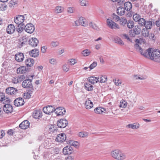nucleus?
Masks as SVG:
<instances>
[{"mask_svg": "<svg viewBox=\"0 0 160 160\" xmlns=\"http://www.w3.org/2000/svg\"><path fill=\"white\" fill-rule=\"evenodd\" d=\"M111 155L113 158L117 160H123L125 159L126 157L125 154L118 149L112 151Z\"/></svg>", "mask_w": 160, "mask_h": 160, "instance_id": "obj_1", "label": "nucleus"}, {"mask_svg": "<svg viewBox=\"0 0 160 160\" xmlns=\"http://www.w3.org/2000/svg\"><path fill=\"white\" fill-rule=\"evenodd\" d=\"M124 8L127 11L129 12L126 14L127 17H131L134 13V8H132V3L129 2H127L124 3Z\"/></svg>", "mask_w": 160, "mask_h": 160, "instance_id": "obj_2", "label": "nucleus"}, {"mask_svg": "<svg viewBox=\"0 0 160 160\" xmlns=\"http://www.w3.org/2000/svg\"><path fill=\"white\" fill-rule=\"evenodd\" d=\"M22 87L27 89H34L32 84V80L30 79H28L23 81L22 83Z\"/></svg>", "mask_w": 160, "mask_h": 160, "instance_id": "obj_3", "label": "nucleus"}, {"mask_svg": "<svg viewBox=\"0 0 160 160\" xmlns=\"http://www.w3.org/2000/svg\"><path fill=\"white\" fill-rule=\"evenodd\" d=\"M107 24L108 27L111 29H118L120 27L118 24L108 18L107 20Z\"/></svg>", "mask_w": 160, "mask_h": 160, "instance_id": "obj_4", "label": "nucleus"}, {"mask_svg": "<svg viewBox=\"0 0 160 160\" xmlns=\"http://www.w3.org/2000/svg\"><path fill=\"white\" fill-rule=\"evenodd\" d=\"M25 15H26V14H25L24 15H18L16 16L14 19L15 22L18 25L24 24L23 22L25 20L24 16Z\"/></svg>", "mask_w": 160, "mask_h": 160, "instance_id": "obj_5", "label": "nucleus"}, {"mask_svg": "<svg viewBox=\"0 0 160 160\" xmlns=\"http://www.w3.org/2000/svg\"><path fill=\"white\" fill-rule=\"evenodd\" d=\"M35 28L34 25L31 23L27 24L24 26V30L28 33H32L34 31Z\"/></svg>", "mask_w": 160, "mask_h": 160, "instance_id": "obj_6", "label": "nucleus"}, {"mask_svg": "<svg viewBox=\"0 0 160 160\" xmlns=\"http://www.w3.org/2000/svg\"><path fill=\"white\" fill-rule=\"evenodd\" d=\"M55 108L52 106H48L43 108V111L45 114H50L55 111Z\"/></svg>", "mask_w": 160, "mask_h": 160, "instance_id": "obj_7", "label": "nucleus"}, {"mask_svg": "<svg viewBox=\"0 0 160 160\" xmlns=\"http://www.w3.org/2000/svg\"><path fill=\"white\" fill-rule=\"evenodd\" d=\"M141 32V29L139 28L138 26H136L134 27L133 30H131L129 32L130 35L132 37L139 34Z\"/></svg>", "mask_w": 160, "mask_h": 160, "instance_id": "obj_8", "label": "nucleus"}, {"mask_svg": "<svg viewBox=\"0 0 160 160\" xmlns=\"http://www.w3.org/2000/svg\"><path fill=\"white\" fill-rule=\"evenodd\" d=\"M18 91L16 88L13 87H9L6 90V93L8 95H14L18 93Z\"/></svg>", "mask_w": 160, "mask_h": 160, "instance_id": "obj_9", "label": "nucleus"}, {"mask_svg": "<svg viewBox=\"0 0 160 160\" xmlns=\"http://www.w3.org/2000/svg\"><path fill=\"white\" fill-rule=\"evenodd\" d=\"M3 110L5 113H9L12 112L13 109L12 106L11 104L9 103H7L4 105Z\"/></svg>", "mask_w": 160, "mask_h": 160, "instance_id": "obj_10", "label": "nucleus"}, {"mask_svg": "<svg viewBox=\"0 0 160 160\" xmlns=\"http://www.w3.org/2000/svg\"><path fill=\"white\" fill-rule=\"evenodd\" d=\"M68 122V121L66 119H61L58 121L57 125L59 128H64L67 125Z\"/></svg>", "mask_w": 160, "mask_h": 160, "instance_id": "obj_11", "label": "nucleus"}, {"mask_svg": "<svg viewBox=\"0 0 160 160\" xmlns=\"http://www.w3.org/2000/svg\"><path fill=\"white\" fill-rule=\"evenodd\" d=\"M38 40L35 38H30L29 39V44L32 47H36L38 43Z\"/></svg>", "mask_w": 160, "mask_h": 160, "instance_id": "obj_12", "label": "nucleus"}, {"mask_svg": "<svg viewBox=\"0 0 160 160\" xmlns=\"http://www.w3.org/2000/svg\"><path fill=\"white\" fill-rule=\"evenodd\" d=\"M54 112L57 116H62L65 114L66 112L65 109L62 107H59L56 108Z\"/></svg>", "mask_w": 160, "mask_h": 160, "instance_id": "obj_13", "label": "nucleus"}, {"mask_svg": "<svg viewBox=\"0 0 160 160\" xmlns=\"http://www.w3.org/2000/svg\"><path fill=\"white\" fill-rule=\"evenodd\" d=\"M156 52H158V51L157 50L151 52V54L150 56V59L154 61V62H158L159 61V57H158V55H157V54H154V53L155 52L156 53Z\"/></svg>", "mask_w": 160, "mask_h": 160, "instance_id": "obj_14", "label": "nucleus"}, {"mask_svg": "<svg viewBox=\"0 0 160 160\" xmlns=\"http://www.w3.org/2000/svg\"><path fill=\"white\" fill-rule=\"evenodd\" d=\"M66 138L65 134L63 133H62L58 135L55 140L57 142H62L65 141Z\"/></svg>", "mask_w": 160, "mask_h": 160, "instance_id": "obj_15", "label": "nucleus"}, {"mask_svg": "<svg viewBox=\"0 0 160 160\" xmlns=\"http://www.w3.org/2000/svg\"><path fill=\"white\" fill-rule=\"evenodd\" d=\"M72 152V148L70 146H67L63 148V153L65 155L70 154Z\"/></svg>", "mask_w": 160, "mask_h": 160, "instance_id": "obj_16", "label": "nucleus"}, {"mask_svg": "<svg viewBox=\"0 0 160 160\" xmlns=\"http://www.w3.org/2000/svg\"><path fill=\"white\" fill-rule=\"evenodd\" d=\"M24 103L23 99L21 98L15 99L14 101V104L16 106H19L23 105Z\"/></svg>", "mask_w": 160, "mask_h": 160, "instance_id": "obj_17", "label": "nucleus"}, {"mask_svg": "<svg viewBox=\"0 0 160 160\" xmlns=\"http://www.w3.org/2000/svg\"><path fill=\"white\" fill-rule=\"evenodd\" d=\"M30 123L28 120H25L22 122L19 125L20 128L23 129H25L29 127Z\"/></svg>", "mask_w": 160, "mask_h": 160, "instance_id": "obj_18", "label": "nucleus"}, {"mask_svg": "<svg viewBox=\"0 0 160 160\" xmlns=\"http://www.w3.org/2000/svg\"><path fill=\"white\" fill-rule=\"evenodd\" d=\"M32 116L36 119H39L42 116V112L40 110H35L33 112Z\"/></svg>", "mask_w": 160, "mask_h": 160, "instance_id": "obj_19", "label": "nucleus"}, {"mask_svg": "<svg viewBox=\"0 0 160 160\" xmlns=\"http://www.w3.org/2000/svg\"><path fill=\"white\" fill-rule=\"evenodd\" d=\"M0 101H3V103H5V102L9 103L10 100L8 98L5 96L4 94L3 93L0 92Z\"/></svg>", "mask_w": 160, "mask_h": 160, "instance_id": "obj_20", "label": "nucleus"}, {"mask_svg": "<svg viewBox=\"0 0 160 160\" xmlns=\"http://www.w3.org/2000/svg\"><path fill=\"white\" fill-rule=\"evenodd\" d=\"M151 48H149L148 49L146 50L143 52V50L140 52L141 54L143 56L146 58H148L150 59V56L151 54Z\"/></svg>", "mask_w": 160, "mask_h": 160, "instance_id": "obj_21", "label": "nucleus"}, {"mask_svg": "<svg viewBox=\"0 0 160 160\" xmlns=\"http://www.w3.org/2000/svg\"><path fill=\"white\" fill-rule=\"evenodd\" d=\"M95 113L98 114H102L105 113L106 109L101 107H98L95 108L94 110Z\"/></svg>", "mask_w": 160, "mask_h": 160, "instance_id": "obj_22", "label": "nucleus"}, {"mask_svg": "<svg viewBox=\"0 0 160 160\" xmlns=\"http://www.w3.org/2000/svg\"><path fill=\"white\" fill-rule=\"evenodd\" d=\"M15 27L13 24H10L8 25L6 31L8 33L11 34L13 33L15 30Z\"/></svg>", "mask_w": 160, "mask_h": 160, "instance_id": "obj_23", "label": "nucleus"}, {"mask_svg": "<svg viewBox=\"0 0 160 160\" xmlns=\"http://www.w3.org/2000/svg\"><path fill=\"white\" fill-rule=\"evenodd\" d=\"M15 58L16 61L20 62L23 61L24 58V56L22 53H19L15 55Z\"/></svg>", "mask_w": 160, "mask_h": 160, "instance_id": "obj_24", "label": "nucleus"}, {"mask_svg": "<svg viewBox=\"0 0 160 160\" xmlns=\"http://www.w3.org/2000/svg\"><path fill=\"white\" fill-rule=\"evenodd\" d=\"M39 50L38 49H34L31 50L29 52L30 55L32 57L35 58L38 56Z\"/></svg>", "mask_w": 160, "mask_h": 160, "instance_id": "obj_25", "label": "nucleus"}, {"mask_svg": "<svg viewBox=\"0 0 160 160\" xmlns=\"http://www.w3.org/2000/svg\"><path fill=\"white\" fill-rule=\"evenodd\" d=\"M84 86L85 89L88 91H92L94 88L93 86L89 82H86L85 83Z\"/></svg>", "mask_w": 160, "mask_h": 160, "instance_id": "obj_26", "label": "nucleus"}, {"mask_svg": "<svg viewBox=\"0 0 160 160\" xmlns=\"http://www.w3.org/2000/svg\"><path fill=\"white\" fill-rule=\"evenodd\" d=\"M34 62L33 59L32 58L27 59L25 62V65L28 67L32 66L33 65Z\"/></svg>", "mask_w": 160, "mask_h": 160, "instance_id": "obj_27", "label": "nucleus"}, {"mask_svg": "<svg viewBox=\"0 0 160 160\" xmlns=\"http://www.w3.org/2000/svg\"><path fill=\"white\" fill-rule=\"evenodd\" d=\"M26 68L25 66H22L18 68L17 70L18 74H21L25 73L26 72Z\"/></svg>", "mask_w": 160, "mask_h": 160, "instance_id": "obj_28", "label": "nucleus"}, {"mask_svg": "<svg viewBox=\"0 0 160 160\" xmlns=\"http://www.w3.org/2000/svg\"><path fill=\"white\" fill-rule=\"evenodd\" d=\"M93 105L92 102L89 99L87 100L85 102V106L87 109L91 108L93 107Z\"/></svg>", "mask_w": 160, "mask_h": 160, "instance_id": "obj_29", "label": "nucleus"}, {"mask_svg": "<svg viewBox=\"0 0 160 160\" xmlns=\"http://www.w3.org/2000/svg\"><path fill=\"white\" fill-rule=\"evenodd\" d=\"M34 90V89H27V92L24 93V98L26 99L29 98L31 97Z\"/></svg>", "mask_w": 160, "mask_h": 160, "instance_id": "obj_30", "label": "nucleus"}, {"mask_svg": "<svg viewBox=\"0 0 160 160\" xmlns=\"http://www.w3.org/2000/svg\"><path fill=\"white\" fill-rule=\"evenodd\" d=\"M125 10L124 7L121 6L117 9V12L118 15L122 16L125 14Z\"/></svg>", "mask_w": 160, "mask_h": 160, "instance_id": "obj_31", "label": "nucleus"}, {"mask_svg": "<svg viewBox=\"0 0 160 160\" xmlns=\"http://www.w3.org/2000/svg\"><path fill=\"white\" fill-rule=\"evenodd\" d=\"M80 25L84 27H86L88 26V24L86 20L84 17H81L79 18Z\"/></svg>", "mask_w": 160, "mask_h": 160, "instance_id": "obj_32", "label": "nucleus"}, {"mask_svg": "<svg viewBox=\"0 0 160 160\" xmlns=\"http://www.w3.org/2000/svg\"><path fill=\"white\" fill-rule=\"evenodd\" d=\"M139 124L137 123H134L128 124L126 127L128 128H131L133 129H137L139 128Z\"/></svg>", "mask_w": 160, "mask_h": 160, "instance_id": "obj_33", "label": "nucleus"}, {"mask_svg": "<svg viewBox=\"0 0 160 160\" xmlns=\"http://www.w3.org/2000/svg\"><path fill=\"white\" fill-rule=\"evenodd\" d=\"M88 81L91 84H94L98 82V79L94 77H90L89 78Z\"/></svg>", "mask_w": 160, "mask_h": 160, "instance_id": "obj_34", "label": "nucleus"}, {"mask_svg": "<svg viewBox=\"0 0 160 160\" xmlns=\"http://www.w3.org/2000/svg\"><path fill=\"white\" fill-rule=\"evenodd\" d=\"M133 19L135 22H138L141 19V17L140 15L137 14L134 12V13L132 14Z\"/></svg>", "mask_w": 160, "mask_h": 160, "instance_id": "obj_35", "label": "nucleus"}, {"mask_svg": "<svg viewBox=\"0 0 160 160\" xmlns=\"http://www.w3.org/2000/svg\"><path fill=\"white\" fill-rule=\"evenodd\" d=\"M145 27V28L149 29H150L152 27V23L151 21H146L144 26Z\"/></svg>", "mask_w": 160, "mask_h": 160, "instance_id": "obj_36", "label": "nucleus"}, {"mask_svg": "<svg viewBox=\"0 0 160 160\" xmlns=\"http://www.w3.org/2000/svg\"><path fill=\"white\" fill-rule=\"evenodd\" d=\"M114 42L115 43H117L121 45H124V42L121 39L118 37H116L114 38Z\"/></svg>", "mask_w": 160, "mask_h": 160, "instance_id": "obj_37", "label": "nucleus"}, {"mask_svg": "<svg viewBox=\"0 0 160 160\" xmlns=\"http://www.w3.org/2000/svg\"><path fill=\"white\" fill-rule=\"evenodd\" d=\"M148 29L143 28L142 30V35L145 37H148L149 35V32Z\"/></svg>", "mask_w": 160, "mask_h": 160, "instance_id": "obj_38", "label": "nucleus"}, {"mask_svg": "<svg viewBox=\"0 0 160 160\" xmlns=\"http://www.w3.org/2000/svg\"><path fill=\"white\" fill-rule=\"evenodd\" d=\"M64 11V8L61 6H57L55 8V12L56 13H60Z\"/></svg>", "mask_w": 160, "mask_h": 160, "instance_id": "obj_39", "label": "nucleus"}, {"mask_svg": "<svg viewBox=\"0 0 160 160\" xmlns=\"http://www.w3.org/2000/svg\"><path fill=\"white\" fill-rule=\"evenodd\" d=\"M127 20L125 18H121L119 20V22L120 25L125 26L126 25Z\"/></svg>", "mask_w": 160, "mask_h": 160, "instance_id": "obj_40", "label": "nucleus"}, {"mask_svg": "<svg viewBox=\"0 0 160 160\" xmlns=\"http://www.w3.org/2000/svg\"><path fill=\"white\" fill-rule=\"evenodd\" d=\"M127 23L126 25L129 28H132L134 26V22L131 20H128Z\"/></svg>", "mask_w": 160, "mask_h": 160, "instance_id": "obj_41", "label": "nucleus"}, {"mask_svg": "<svg viewBox=\"0 0 160 160\" xmlns=\"http://www.w3.org/2000/svg\"><path fill=\"white\" fill-rule=\"evenodd\" d=\"M138 22L139 26L141 27H143L144 25H145L146 20L144 19L141 18Z\"/></svg>", "mask_w": 160, "mask_h": 160, "instance_id": "obj_42", "label": "nucleus"}, {"mask_svg": "<svg viewBox=\"0 0 160 160\" xmlns=\"http://www.w3.org/2000/svg\"><path fill=\"white\" fill-rule=\"evenodd\" d=\"M24 29V25L22 24L20 27L18 26V28H16V31L19 33H21Z\"/></svg>", "mask_w": 160, "mask_h": 160, "instance_id": "obj_43", "label": "nucleus"}, {"mask_svg": "<svg viewBox=\"0 0 160 160\" xmlns=\"http://www.w3.org/2000/svg\"><path fill=\"white\" fill-rule=\"evenodd\" d=\"M88 133L87 132H79V136L82 138H86L88 136Z\"/></svg>", "mask_w": 160, "mask_h": 160, "instance_id": "obj_44", "label": "nucleus"}, {"mask_svg": "<svg viewBox=\"0 0 160 160\" xmlns=\"http://www.w3.org/2000/svg\"><path fill=\"white\" fill-rule=\"evenodd\" d=\"M70 146H74L76 148L78 146L79 143L78 142L74 141H70L69 142Z\"/></svg>", "mask_w": 160, "mask_h": 160, "instance_id": "obj_45", "label": "nucleus"}, {"mask_svg": "<svg viewBox=\"0 0 160 160\" xmlns=\"http://www.w3.org/2000/svg\"><path fill=\"white\" fill-rule=\"evenodd\" d=\"M89 26L92 27L93 29H94L95 30H99V28L98 27V26L96 25L92 22H90L89 23Z\"/></svg>", "mask_w": 160, "mask_h": 160, "instance_id": "obj_46", "label": "nucleus"}, {"mask_svg": "<svg viewBox=\"0 0 160 160\" xmlns=\"http://www.w3.org/2000/svg\"><path fill=\"white\" fill-rule=\"evenodd\" d=\"M127 106V103L124 100H122L120 102L119 107L120 108H125Z\"/></svg>", "mask_w": 160, "mask_h": 160, "instance_id": "obj_47", "label": "nucleus"}, {"mask_svg": "<svg viewBox=\"0 0 160 160\" xmlns=\"http://www.w3.org/2000/svg\"><path fill=\"white\" fill-rule=\"evenodd\" d=\"M134 77L135 78L136 80L138 79L140 80H144L146 78V77H143L138 75H134Z\"/></svg>", "mask_w": 160, "mask_h": 160, "instance_id": "obj_48", "label": "nucleus"}, {"mask_svg": "<svg viewBox=\"0 0 160 160\" xmlns=\"http://www.w3.org/2000/svg\"><path fill=\"white\" fill-rule=\"evenodd\" d=\"M107 77L105 76H101L100 78V80H98V81L101 83H104L106 81Z\"/></svg>", "mask_w": 160, "mask_h": 160, "instance_id": "obj_49", "label": "nucleus"}, {"mask_svg": "<svg viewBox=\"0 0 160 160\" xmlns=\"http://www.w3.org/2000/svg\"><path fill=\"white\" fill-rule=\"evenodd\" d=\"M80 5L82 6H86L88 2L86 0H79Z\"/></svg>", "mask_w": 160, "mask_h": 160, "instance_id": "obj_50", "label": "nucleus"}, {"mask_svg": "<svg viewBox=\"0 0 160 160\" xmlns=\"http://www.w3.org/2000/svg\"><path fill=\"white\" fill-rule=\"evenodd\" d=\"M82 54L84 56H88L90 54V52L88 49H85L83 50L82 52Z\"/></svg>", "mask_w": 160, "mask_h": 160, "instance_id": "obj_51", "label": "nucleus"}, {"mask_svg": "<svg viewBox=\"0 0 160 160\" xmlns=\"http://www.w3.org/2000/svg\"><path fill=\"white\" fill-rule=\"evenodd\" d=\"M59 45V42L58 41H52L51 42V46L53 48H55L58 46Z\"/></svg>", "mask_w": 160, "mask_h": 160, "instance_id": "obj_52", "label": "nucleus"}, {"mask_svg": "<svg viewBox=\"0 0 160 160\" xmlns=\"http://www.w3.org/2000/svg\"><path fill=\"white\" fill-rule=\"evenodd\" d=\"M134 48L137 51H139L140 52L142 51L141 47L138 43H136L134 45Z\"/></svg>", "mask_w": 160, "mask_h": 160, "instance_id": "obj_53", "label": "nucleus"}, {"mask_svg": "<svg viewBox=\"0 0 160 160\" xmlns=\"http://www.w3.org/2000/svg\"><path fill=\"white\" fill-rule=\"evenodd\" d=\"M97 62H93L89 67V68H90V70L89 71L95 68L97 66Z\"/></svg>", "mask_w": 160, "mask_h": 160, "instance_id": "obj_54", "label": "nucleus"}, {"mask_svg": "<svg viewBox=\"0 0 160 160\" xmlns=\"http://www.w3.org/2000/svg\"><path fill=\"white\" fill-rule=\"evenodd\" d=\"M17 77L19 82H21L25 78V77L23 75H21Z\"/></svg>", "mask_w": 160, "mask_h": 160, "instance_id": "obj_55", "label": "nucleus"}, {"mask_svg": "<svg viewBox=\"0 0 160 160\" xmlns=\"http://www.w3.org/2000/svg\"><path fill=\"white\" fill-rule=\"evenodd\" d=\"M113 18L114 20L115 21H118L120 20V18L119 17L118 15H116L114 13L113 14Z\"/></svg>", "mask_w": 160, "mask_h": 160, "instance_id": "obj_56", "label": "nucleus"}, {"mask_svg": "<svg viewBox=\"0 0 160 160\" xmlns=\"http://www.w3.org/2000/svg\"><path fill=\"white\" fill-rule=\"evenodd\" d=\"M63 70L65 72H67L69 70V68L67 67V65L65 64L63 65L62 67Z\"/></svg>", "mask_w": 160, "mask_h": 160, "instance_id": "obj_57", "label": "nucleus"}, {"mask_svg": "<svg viewBox=\"0 0 160 160\" xmlns=\"http://www.w3.org/2000/svg\"><path fill=\"white\" fill-rule=\"evenodd\" d=\"M122 36L123 37L125 38V39H127L129 41L132 42V41L131 39L129 38L128 35L126 34H122Z\"/></svg>", "mask_w": 160, "mask_h": 160, "instance_id": "obj_58", "label": "nucleus"}, {"mask_svg": "<svg viewBox=\"0 0 160 160\" xmlns=\"http://www.w3.org/2000/svg\"><path fill=\"white\" fill-rule=\"evenodd\" d=\"M113 82L117 86L119 85V84H121V82H120V80L118 79H114Z\"/></svg>", "mask_w": 160, "mask_h": 160, "instance_id": "obj_59", "label": "nucleus"}, {"mask_svg": "<svg viewBox=\"0 0 160 160\" xmlns=\"http://www.w3.org/2000/svg\"><path fill=\"white\" fill-rule=\"evenodd\" d=\"M148 37H149L150 39L152 40H154L156 38V37L153 33H151L149 34Z\"/></svg>", "mask_w": 160, "mask_h": 160, "instance_id": "obj_60", "label": "nucleus"}, {"mask_svg": "<svg viewBox=\"0 0 160 160\" xmlns=\"http://www.w3.org/2000/svg\"><path fill=\"white\" fill-rule=\"evenodd\" d=\"M12 82L14 83H17L19 82L18 77H13L12 79Z\"/></svg>", "mask_w": 160, "mask_h": 160, "instance_id": "obj_61", "label": "nucleus"}, {"mask_svg": "<svg viewBox=\"0 0 160 160\" xmlns=\"http://www.w3.org/2000/svg\"><path fill=\"white\" fill-rule=\"evenodd\" d=\"M67 12L69 13H72L73 12V7H69L67 9Z\"/></svg>", "mask_w": 160, "mask_h": 160, "instance_id": "obj_62", "label": "nucleus"}, {"mask_svg": "<svg viewBox=\"0 0 160 160\" xmlns=\"http://www.w3.org/2000/svg\"><path fill=\"white\" fill-rule=\"evenodd\" d=\"M47 47L46 46H43L41 47V51L42 53H44L46 52Z\"/></svg>", "mask_w": 160, "mask_h": 160, "instance_id": "obj_63", "label": "nucleus"}, {"mask_svg": "<svg viewBox=\"0 0 160 160\" xmlns=\"http://www.w3.org/2000/svg\"><path fill=\"white\" fill-rule=\"evenodd\" d=\"M56 62V60L54 58L50 59L49 60L50 63L52 64H54Z\"/></svg>", "mask_w": 160, "mask_h": 160, "instance_id": "obj_64", "label": "nucleus"}]
</instances>
